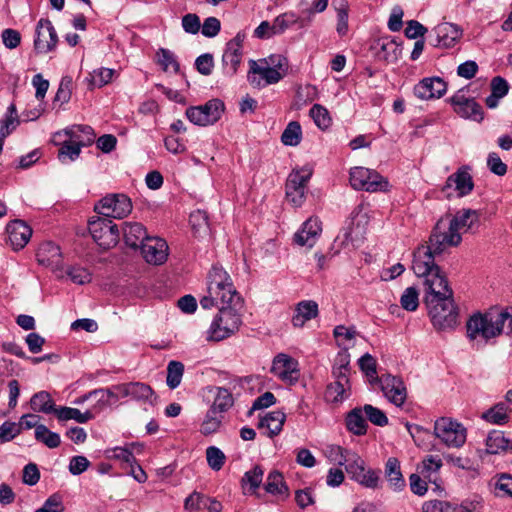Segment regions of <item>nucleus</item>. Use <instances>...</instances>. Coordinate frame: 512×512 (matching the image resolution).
Listing matches in <instances>:
<instances>
[{
    "label": "nucleus",
    "instance_id": "f257e3e1",
    "mask_svg": "<svg viewBox=\"0 0 512 512\" xmlns=\"http://www.w3.org/2000/svg\"><path fill=\"white\" fill-rule=\"evenodd\" d=\"M467 337L470 341L478 338L488 342L502 333L512 334V308L502 311L475 313L466 323Z\"/></svg>",
    "mask_w": 512,
    "mask_h": 512
},
{
    "label": "nucleus",
    "instance_id": "f03ea898",
    "mask_svg": "<svg viewBox=\"0 0 512 512\" xmlns=\"http://www.w3.org/2000/svg\"><path fill=\"white\" fill-rule=\"evenodd\" d=\"M233 299L214 306L218 307L219 312L206 332L208 341H221L238 331L242 323L240 311L243 300L241 297Z\"/></svg>",
    "mask_w": 512,
    "mask_h": 512
},
{
    "label": "nucleus",
    "instance_id": "7ed1b4c3",
    "mask_svg": "<svg viewBox=\"0 0 512 512\" xmlns=\"http://www.w3.org/2000/svg\"><path fill=\"white\" fill-rule=\"evenodd\" d=\"M241 297L236 291L230 275L220 266L213 265L207 277V294L200 299L204 309H210L219 303Z\"/></svg>",
    "mask_w": 512,
    "mask_h": 512
},
{
    "label": "nucleus",
    "instance_id": "20e7f679",
    "mask_svg": "<svg viewBox=\"0 0 512 512\" xmlns=\"http://www.w3.org/2000/svg\"><path fill=\"white\" fill-rule=\"evenodd\" d=\"M248 81L254 87H264L278 83L287 73V59L282 55H270L259 61L250 60Z\"/></svg>",
    "mask_w": 512,
    "mask_h": 512
},
{
    "label": "nucleus",
    "instance_id": "39448f33",
    "mask_svg": "<svg viewBox=\"0 0 512 512\" xmlns=\"http://www.w3.org/2000/svg\"><path fill=\"white\" fill-rule=\"evenodd\" d=\"M432 324L438 330L454 329L458 325V307L453 297L425 302Z\"/></svg>",
    "mask_w": 512,
    "mask_h": 512
},
{
    "label": "nucleus",
    "instance_id": "423d86ee",
    "mask_svg": "<svg viewBox=\"0 0 512 512\" xmlns=\"http://www.w3.org/2000/svg\"><path fill=\"white\" fill-rule=\"evenodd\" d=\"M312 169L302 167L294 169L288 175L285 185L287 200L295 207H300L305 201L307 184L312 176Z\"/></svg>",
    "mask_w": 512,
    "mask_h": 512
},
{
    "label": "nucleus",
    "instance_id": "0eeeda50",
    "mask_svg": "<svg viewBox=\"0 0 512 512\" xmlns=\"http://www.w3.org/2000/svg\"><path fill=\"white\" fill-rule=\"evenodd\" d=\"M89 232L94 241L102 248L109 249L119 241L120 232L113 220L96 217L88 223Z\"/></svg>",
    "mask_w": 512,
    "mask_h": 512
},
{
    "label": "nucleus",
    "instance_id": "6e6552de",
    "mask_svg": "<svg viewBox=\"0 0 512 512\" xmlns=\"http://www.w3.org/2000/svg\"><path fill=\"white\" fill-rule=\"evenodd\" d=\"M462 241V236L448 222L441 218L437 221L429 237V245L434 253L441 254L448 248L458 246Z\"/></svg>",
    "mask_w": 512,
    "mask_h": 512
},
{
    "label": "nucleus",
    "instance_id": "1a4fd4ad",
    "mask_svg": "<svg viewBox=\"0 0 512 512\" xmlns=\"http://www.w3.org/2000/svg\"><path fill=\"white\" fill-rule=\"evenodd\" d=\"M225 105L220 99H211L203 105L192 106L186 110L190 122L198 126L215 124L222 116Z\"/></svg>",
    "mask_w": 512,
    "mask_h": 512
},
{
    "label": "nucleus",
    "instance_id": "9d476101",
    "mask_svg": "<svg viewBox=\"0 0 512 512\" xmlns=\"http://www.w3.org/2000/svg\"><path fill=\"white\" fill-rule=\"evenodd\" d=\"M350 184L355 190L367 192L386 191L388 188V181L384 177L365 167L351 168Z\"/></svg>",
    "mask_w": 512,
    "mask_h": 512
},
{
    "label": "nucleus",
    "instance_id": "9b49d317",
    "mask_svg": "<svg viewBox=\"0 0 512 512\" xmlns=\"http://www.w3.org/2000/svg\"><path fill=\"white\" fill-rule=\"evenodd\" d=\"M434 434L448 447L458 448L466 441L465 427L446 417H442L435 422Z\"/></svg>",
    "mask_w": 512,
    "mask_h": 512
},
{
    "label": "nucleus",
    "instance_id": "f8f14e48",
    "mask_svg": "<svg viewBox=\"0 0 512 512\" xmlns=\"http://www.w3.org/2000/svg\"><path fill=\"white\" fill-rule=\"evenodd\" d=\"M95 211L104 218L121 219L132 211V202L125 194H109L95 205Z\"/></svg>",
    "mask_w": 512,
    "mask_h": 512
},
{
    "label": "nucleus",
    "instance_id": "ddd939ff",
    "mask_svg": "<svg viewBox=\"0 0 512 512\" xmlns=\"http://www.w3.org/2000/svg\"><path fill=\"white\" fill-rule=\"evenodd\" d=\"M474 188L473 178L468 166H462L451 174L442 187V193L450 199L452 197H464L469 195Z\"/></svg>",
    "mask_w": 512,
    "mask_h": 512
},
{
    "label": "nucleus",
    "instance_id": "4468645a",
    "mask_svg": "<svg viewBox=\"0 0 512 512\" xmlns=\"http://www.w3.org/2000/svg\"><path fill=\"white\" fill-rule=\"evenodd\" d=\"M36 256L40 265L48 267L57 279L64 280L63 256L58 245L44 242L39 246Z\"/></svg>",
    "mask_w": 512,
    "mask_h": 512
},
{
    "label": "nucleus",
    "instance_id": "2eb2a0df",
    "mask_svg": "<svg viewBox=\"0 0 512 512\" xmlns=\"http://www.w3.org/2000/svg\"><path fill=\"white\" fill-rule=\"evenodd\" d=\"M424 301L440 300L442 298L453 297V291L448 284V280L441 269H436L424 278Z\"/></svg>",
    "mask_w": 512,
    "mask_h": 512
},
{
    "label": "nucleus",
    "instance_id": "dca6fc26",
    "mask_svg": "<svg viewBox=\"0 0 512 512\" xmlns=\"http://www.w3.org/2000/svg\"><path fill=\"white\" fill-rule=\"evenodd\" d=\"M34 50L38 54H46L55 50L58 43L57 32L49 19L41 18L35 31Z\"/></svg>",
    "mask_w": 512,
    "mask_h": 512
},
{
    "label": "nucleus",
    "instance_id": "f3484780",
    "mask_svg": "<svg viewBox=\"0 0 512 512\" xmlns=\"http://www.w3.org/2000/svg\"><path fill=\"white\" fill-rule=\"evenodd\" d=\"M245 34L238 32L234 38L227 42L222 55V64L227 75L234 76L241 64L243 57V42Z\"/></svg>",
    "mask_w": 512,
    "mask_h": 512
},
{
    "label": "nucleus",
    "instance_id": "a211bd4d",
    "mask_svg": "<svg viewBox=\"0 0 512 512\" xmlns=\"http://www.w3.org/2000/svg\"><path fill=\"white\" fill-rule=\"evenodd\" d=\"M346 471L353 480L365 488L378 489L381 487V472L370 468L366 469L365 462L360 456L357 457L353 464L346 467Z\"/></svg>",
    "mask_w": 512,
    "mask_h": 512
},
{
    "label": "nucleus",
    "instance_id": "6ab92c4d",
    "mask_svg": "<svg viewBox=\"0 0 512 512\" xmlns=\"http://www.w3.org/2000/svg\"><path fill=\"white\" fill-rule=\"evenodd\" d=\"M432 247L428 245L419 246L413 254L412 269L416 276L425 278L430 273L435 272L436 269H440L435 264V256Z\"/></svg>",
    "mask_w": 512,
    "mask_h": 512
},
{
    "label": "nucleus",
    "instance_id": "aec40b11",
    "mask_svg": "<svg viewBox=\"0 0 512 512\" xmlns=\"http://www.w3.org/2000/svg\"><path fill=\"white\" fill-rule=\"evenodd\" d=\"M462 31L457 25L444 22L438 24L431 32L430 41L435 47H453L461 38Z\"/></svg>",
    "mask_w": 512,
    "mask_h": 512
},
{
    "label": "nucleus",
    "instance_id": "412c9836",
    "mask_svg": "<svg viewBox=\"0 0 512 512\" xmlns=\"http://www.w3.org/2000/svg\"><path fill=\"white\" fill-rule=\"evenodd\" d=\"M141 254L145 261L153 265L163 264L168 257V245L159 237H149L140 247Z\"/></svg>",
    "mask_w": 512,
    "mask_h": 512
},
{
    "label": "nucleus",
    "instance_id": "4be33fe9",
    "mask_svg": "<svg viewBox=\"0 0 512 512\" xmlns=\"http://www.w3.org/2000/svg\"><path fill=\"white\" fill-rule=\"evenodd\" d=\"M298 363L292 357L286 354H278L272 364V373L281 380L294 383L299 378Z\"/></svg>",
    "mask_w": 512,
    "mask_h": 512
},
{
    "label": "nucleus",
    "instance_id": "5701e85b",
    "mask_svg": "<svg viewBox=\"0 0 512 512\" xmlns=\"http://www.w3.org/2000/svg\"><path fill=\"white\" fill-rule=\"evenodd\" d=\"M381 390L386 398L396 406H401L406 399V388L403 381L392 375H382L379 379Z\"/></svg>",
    "mask_w": 512,
    "mask_h": 512
},
{
    "label": "nucleus",
    "instance_id": "b1692460",
    "mask_svg": "<svg viewBox=\"0 0 512 512\" xmlns=\"http://www.w3.org/2000/svg\"><path fill=\"white\" fill-rule=\"evenodd\" d=\"M321 231V221L318 218L310 217L295 233L294 242L299 246L311 248L315 245Z\"/></svg>",
    "mask_w": 512,
    "mask_h": 512
},
{
    "label": "nucleus",
    "instance_id": "393cba45",
    "mask_svg": "<svg viewBox=\"0 0 512 512\" xmlns=\"http://www.w3.org/2000/svg\"><path fill=\"white\" fill-rule=\"evenodd\" d=\"M446 83L439 77L425 78L414 87V94L421 100L440 98L446 92Z\"/></svg>",
    "mask_w": 512,
    "mask_h": 512
},
{
    "label": "nucleus",
    "instance_id": "a878e982",
    "mask_svg": "<svg viewBox=\"0 0 512 512\" xmlns=\"http://www.w3.org/2000/svg\"><path fill=\"white\" fill-rule=\"evenodd\" d=\"M454 109L461 117L474 121L483 119L482 107L472 98H466L462 94H456L451 98Z\"/></svg>",
    "mask_w": 512,
    "mask_h": 512
},
{
    "label": "nucleus",
    "instance_id": "bb28decb",
    "mask_svg": "<svg viewBox=\"0 0 512 512\" xmlns=\"http://www.w3.org/2000/svg\"><path fill=\"white\" fill-rule=\"evenodd\" d=\"M8 238L14 249H22L32 236V229L22 220H13L6 227Z\"/></svg>",
    "mask_w": 512,
    "mask_h": 512
},
{
    "label": "nucleus",
    "instance_id": "cd10ccee",
    "mask_svg": "<svg viewBox=\"0 0 512 512\" xmlns=\"http://www.w3.org/2000/svg\"><path fill=\"white\" fill-rule=\"evenodd\" d=\"M125 244L132 249H140L143 242L150 236L143 224L139 222H125L122 227Z\"/></svg>",
    "mask_w": 512,
    "mask_h": 512
},
{
    "label": "nucleus",
    "instance_id": "c85d7f7f",
    "mask_svg": "<svg viewBox=\"0 0 512 512\" xmlns=\"http://www.w3.org/2000/svg\"><path fill=\"white\" fill-rule=\"evenodd\" d=\"M319 314L318 304L314 300H302L295 306L292 325L302 328L306 322L315 319Z\"/></svg>",
    "mask_w": 512,
    "mask_h": 512
},
{
    "label": "nucleus",
    "instance_id": "c756f323",
    "mask_svg": "<svg viewBox=\"0 0 512 512\" xmlns=\"http://www.w3.org/2000/svg\"><path fill=\"white\" fill-rule=\"evenodd\" d=\"M384 475L389 488L394 492H400L406 487V481L401 472L400 461L397 458L390 457L387 459Z\"/></svg>",
    "mask_w": 512,
    "mask_h": 512
},
{
    "label": "nucleus",
    "instance_id": "7c9ffc66",
    "mask_svg": "<svg viewBox=\"0 0 512 512\" xmlns=\"http://www.w3.org/2000/svg\"><path fill=\"white\" fill-rule=\"evenodd\" d=\"M445 219L461 235L463 232L473 228L474 224L479 220V214L476 210L462 209L453 217H445Z\"/></svg>",
    "mask_w": 512,
    "mask_h": 512
},
{
    "label": "nucleus",
    "instance_id": "2f4dec72",
    "mask_svg": "<svg viewBox=\"0 0 512 512\" xmlns=\"http://www.w3.org/2000/svg\"><path fill=\"white\" fill-rule=\"evenodd\" d=\"M326 456L330 461L339 465L349 467L359 456L356 452L343 448L339 445H329L326 448Z\"/></svg>",
    "mask_w": 512,
    "mask_h": 512
},
{
    "label": "nucleus",
    "instance_id": "473e14b6",
    "mask_svg": "<svg viewBox=\"0 0 512 512\" xmlns=\"http://www.w3.org/2000/svg\"><path fill=\"white\" fill-rule=\"evenodd\" d=\"M264 476V470L260 465H254L250 470L246 471L241 479V487L243 493L255 494L260 487Z\"/></svg>",
    "mask_w": 512,
    "mask_h": 512
},
{
    "label": "nucleus",
    "instance_id": "72a5a7b5",
    "mask_svg": "<svg viewBox=\"0 0 512 512\" xmlns=\"http://www.w3.org/2000/svg\"><path fill=\"white\" fill-rule=\"evenodd\" d=\"M346 427L354 435L366 434L368 425L363 408H354L347 414Z\"/></svg>",
    "mask_w": 512,
    "mask_h": 512
},
{
    "label": "nucleus",
    "instance_id": "f704fd0d",
    "mask_svg": "<svg viewBox=\"0 0 512 512\" xmlns=\"http://www.w3.org/2000/svg\"><path fill=\"white\" fill-rule=\"evenodd\" d=\"M285 419L286 416L283 412L273 411L260 420L259 427L262 429L266 428L268 430L267 435L273 437L282 431Z\"/></svg>",
    "mask_w": 512,
    "mask_h": 512
},
{
    "label": "nucleus",
    "instance_id": "c9c22d12",
    "mask_svg": "<svg viewBox=\"0 0 512 512\" xmlns=\"http://www.w3.org/2000/svg\"><path fill=\"white\" fill-rule=\"evenodd\" d=\"M66 135L73 139L74 142L85 147L94 142L95 134L93 129L88 125H74L65 130Z\"/></svg>",
    "mask_w": 512,
    "mask_h": 512
},
{
    "label": "nucleus",
    "instance_id": "e433bc0d",
    "mask_svg": "<svg viewBox=\"0 0 512 512\" xmlns=\"http://www.w3.org/2000/svg\"><path fill=\"white\" fill-rule=\"evenodd\" d=\"M30 406L33 411L44 414H55V410H57L50 393L47 391L35 393L30 399Z\"/></svg>",
    "mask_w": 512,
    "mask_h": 512
},
{
    "label": "nucleus",
    "instance_id": "4c0bfd02",
    "mask_svg": "<svg viewBox=\"0 0 512 512\" xmlns=\"http://www.w3.org/2000/svg\"><path fill=\"white\" fill-rule=\"evenodd\" d=\"M55 415L59 421L75 420L78 423H86L93 418V411L87 410L81 412L77 408L59 407L55 410Z\"/></svg>",
    "mask_w": 512,
    "mask_h": 512
},
{
    "label": "nucleus",
    "instance_id": "58836bf2",
    "mask_svg": "<svg viewBox=\"0 0 512 512\" xmlns=\"http://www.w3.org/2000/svg\"><path fill=\"white\" fill-rule=\"evenodd\" d=\"M511 441L506 439L501 431H492L486 439V451L489 454H498L502 451L510 452Z\"/></svg>",
    "mask_w": 512,
    "mask_h": 512
},
{
    "label": "nucleus",
    "instance_id": "ea45409f",
    "mask_svg": "<svg viewBox=\"0 0 512 512\" xmlns=\"http://www.w3.org/2000/svg\"><path fill=\"white\" fill-rule=\"evenodd\" d=\"M224 416L214 410L209 409L200 425V433L204 436L212 435L221 427Z\"/></svg>",
    "mask_w": 512,
    "mask_h": 512
},
{
    "label": "nucleus",
    "instance_id": "a19ab883",
    "mask_svg": "<svg viewBox=\"0 0 512 512\" xmlns=\"http://www.w3.org/2000/svg\"><path fill=\"white\" fill-rule=\"evenodd\" d=\"M265 490L273 495H288V487L286 486L283 476L278 471H271L266 480Z\"/></svg>",
    "mask_w": 512,
    "mask_h": 512
},
{
    "label": "nucleus",
    "instance_id": "79ce46f5",
    "mask_svg": "<svg viewBox=\"0 0 512 512\" xmlns=\"http://www.w3.org/2000/svg\"><path fill=\"white\" fill-rule=\"evenodd\" d=\"M482 417L491 424L503 425L509 420L508 407L500 402L484 412Z\"/></svg>",
    "mask_w": 512,
    "mask_h": 512
},
{
    "label": "nucleus",
    "instance_id": "37998d69",
    "mask_svg": "<svg viewBox=\"0 0 512 512\" xmlns=\"http://www.w3.org/2000/svg\"><path fill=\"white\" fill-rule=\"evenodd\" d=\"M232 405V393L226 388L218 387L214 402L209 409L214 410L215 412L223 415V413L229 410L232 407Z\"/></svg>",
    "mask_w": 512,
    "mask_h": 512
},
{
    "label": "nucleus",
    "instance_id": "c03bdc74",
    "mask_svg": "<svg viewBox=\"0 0 512 512\" xmlns=\"http://www.w3.org/2000/svg\"><path fill=\"white\" fill-rule=\"evenodd\" d=\"M82 147L83 146L80 144L74 142L73 139L69 138L59 149L58 159L64 164L72 162L79 157Z\"/></svg>",
    "mask_w": 512,
    "mask_h": 512
},
{
    "label": "nucleus",
    "instance_id": "a18cd8bd",
    "mask_svg": "<svg viewBox=\"0 0 512 512\" xmlns=\"http://www.w3.org/2000/svg\"><path fill=\"white\" fill-rule=\"evenodd\" d=\"M184 374V365L180 361L172 360L167 365L166 383L170 389H176Z\"/></svg>",
    "mask_w": 512,
    "mask_h": 512
},
{
    "label": "nucleus",
    "instance_id": "49530a36",
    "mask_svg": "<svg viewBox=\"0 0 512 512\" xmlns=\"http://www.w3.org/2000/svg\"><path fill=\"white\" fill-rule=\"evenodd\" d=\"M35 439L38 442L45 444L48 448H56L61 443L60 435L56 432L50 431L43 424L36 427Z\"/></svg>",
    "mask_w": 512,
    "mask_h": 512
},
{
    "label": "nucleus",
    "instance_id": "de8ad7c7",
    "mask_svg": "<svg viewBox=\"0 0 512 512\" xmlns=\"http://www.w3.org/2000/svg\"><path fill=\"white\" fill-rule=\"evenodd\" d=\"M350 388L349 383L334 381L329 384L326 389V399L328 401L337 403L342 402L348 397L347 390Z\"/></svg>",
    "mask_w": 512,
    "mask_h": 512
},
{
    "label": "nucleus",
    "instance_id": "09e8293b",
    "mask_svg": "<svg viewBox=\"0 0 512 512\" xmlns=\"http://www.w3.org/2000/svg\"><path fill=\"white\" fill-rule=\"evenodd\" d=\"M302 139V130L298 122H290L282 133L281 141L287 146H297Z\"/></svg>",
    "mask_w": 512,
    "mask_h": 512
},
{
    "label": "nucleus",
    "instance_id": "8fccbe9b",
    "mask_svg": "<svg viewBox=\"0 0 512 512\" xmlns=\"http://www.w3.org/2000/svg\"><path fill=\"white\" fill-rule=\"evenodd\" d=\"M64 279L69 278L71 282L79 285L89 283L91 281L90 272L81 266L64 267Z\"/></svg>",
    "mask_w": 512,
    "mask_h": 512
},
{
    "label": "nucleus",
    "instance_id": "3c124183",
    "mask_svg": "<svg viewBox=\"0 0 512 512\" xmlns=\"http://www.w3.org/2000/svg\"><path fill=\"white\" fill-rule=\"evenodd\" d=\"M207 502L208 496L193 492L186 498L184 507L188 512H207Z\"/></svg>",
    "mask_w": 512,
    "mask_h": 512
},
{
    "label": "nucleus",
    "instance_id": "603ef678",
    "mask_svg": "<svg viewBox=\"0 0 512 512\" xmlns=\"http://www.w3.org/2000/svg\"><path fill=\"white\" fill-rule=\"evenodd\" d=\"M129 388V397L136 401H148L154 395L152 388L142 382H130Z\"/></svg>",
    "mask_w": 512,
    "mask_h": 512
},
{
    "label": "nucleus",
    "instance_id": "864d4df0",
    "mask_svg": "<svg viewBox=\"0 0 512 512\" xmlns=\"http://www.w3.org/2000/svg\"><path fill=\"white\" fill-rule=\"evenodd\" d=\"M309 114L313 119L314 123L320 129H326L331 125V118L329 116V112L324 106L320 104H314L310 109Z\"/></svg>",
    "mask_w": 512,
    "mask_h": 512
},
{
    "label": "nucleus",
    "instance_id": "5fc2aeb1",
    "mask_svg": "<svg viewBox=\"0 0 512 512\" xmlns=\"http://www.w3.org/2000/svg\"><path fill=\"white\" fill-rule=\"evenodd\" d=\"M206 459L208 466L214 470L219 471L225 464L226 456L221 449L216 446H209L206 449Z\"/></svg>",
    "mask_w": 512,
    "mask_h": 512
},
{
    "label": "nucleus",
    "instance_id": "6e6d98bb",
    "mask_svg": "<svg viewBox=\"0 0 512 512\" xmlns=\"http://www.w3.org/2000/svg\"><path fill=\"white\" fill-rule=\"evenodd\" d=\"M349 359L348 355L342 354L339 355L336 359V363L333 367L332 374L335 378V381H341L345 383H349Z\"/></svg>",
    "mask_w": 512,
    "mask_h": 512
},
{
    "label": "nucleus",
    "instance_id": "4d7b16f0",
    "mask_svg": "<svg viewBox=\"0 0 512 512\" xmlns=\"http://www.w3.org/2000/svg\"><path fill=\"white\" fill-rule=\"evenodd\" d=\"M419 294L415 287H408L404 290L401 298V307L407 311H415L419 306Z\"/></svg>",
    "mask_w": 512,
    "mask_h": 512
},
{
    "label": "nucleus",
    "instance_id": "13d9d810",
    "mask_svg": "<svg viewBox=\"0 0 512 512\" xmlns=\"http://www.w3.org/2000/svg\"><path fill=\"white\" fill-rule=\"evenodd\" d=\"M158 62L165 71H173L177 73L179 71V64L176 60L175 55L168 49L161 48L157 52Z\"/></svg>",
    "mask_w": 512,
    "mask_h": 512
},
{
    "label": "nucleus",
    "instance_id": "bf43d9fd",
    "mask_svg": "<svg viewBox=\"0 0 512 512\" xmlns=\"http://www.w3.org/2000/svg\"><path fill=\"white\" fill-rule=\"evenodd\" d=\"M317 94V88L313 85L299 87L296 91L295 100L297 108H301L302 106L314 101L317 98Z\"/></svg>",
    "mask_w": 512,
    "mask_h": 512
},
{
    "label": "nucleus",
    "instance_id": "052dcab7",
    "mask_svg": "<svg viewBox=\"0 0 512 512\" xmlns=\"http://www.w3.org/2000/svg\"><path fill=\"white\" fill-rule=\"evenodd\" d=\"M381 51L379 56L388 62H394L398 58V45L393 40L383 39L379 42Z\"/></svg>",
    "mask_w": 512,
    "mask_h": 512
},
{
    "label": "nucleus",
    "instance_id": "680f3d73",
    "mask_svg": "<svg viewBox=\"0 0 512 512\" xmlns=\"http://www.w3.org/2000/svg\"><path fill=\"white\" fill-rule=\"evenodd\" d=\"M114 70L109 68H99L90 74V82L93 86L102 87L108 84L114 75Z\"/></svg>",
    "mask_w": 512,
    "mask_h": 512
},
{
    "label": "nucleus",
    "instance_id": "e2e57ef3",
    "mask_svg": "<svg viewBox=\"0 0 512 512\" xmlns=\"http://www.w3.org/2000/svg\"><path fill=\"white\" fill-rule=\"evenodd\" d=\"M363 410H364L365 416L374 425L382 427V426H385L388 424V418L382 410H380L370 404L364 405Z\"/></svg>",
    "mask_w": 512,
    "mask_h": 512
},
{
    "label": "nucleus",
    "instance_id": "0e129e2a",
    "mask_svg": "<svg viewBox=\"0 0 512 512\" xmlns=\"http://www.w3.org/2000/svg\"><path fill=\"white\" fill-rule=\"evenodd\" d=\"M72 84V77H62L54 101L61 102L62 104L67 103L71 98Z\"/></svg>",
    "mask_w": 512,
    "mask_h": 512
},
{
    "label": "nucleus",
    "instance_id": "69168bd1",
    "mask_svg": "<svg viewBox=\"0 0 512 512\" xmlns=\"http://www.w3.org/2000/svg\"><path fill=\"white\" fill-rule=\"evenodd\" d=\"M442 467V461L438 456H428L422 462L421 473L425 478L432 480V474Z\"/></svg>",
    "mask_w": 512,
    "mask_h": 512
},
{
    "label": "nucleus",
    "instance_id": "338daca9",
    "mask_svg": "<svg viewBox=\"0 0 512 512\" xmlns=\"http://www.w3.org/2000/svg\"><path fill=\"white\" fill-rule=\"evenodd\" d=\"M200 29L203 36L213 38L219 34L221 30V22L218 18L211 16L204 20Z\"/></svg>",
    "mask_w": 512,
    "mask_h": 512
},
{
    "label": "nucleus",
    "instance_id": "774afa93",
    "mask_svg": "<svg viewBox=\"0 0 512 512\" xmlns=\"http://www.w3.org/2000/svg\"><path fill=\"white\" fill-rule=\"evenodd\" d=\"M423 512H455L456 505L447 501L435 500L424 503Z\"/></svg>",
    "mask_w": 512,
    "mask_h": 512
}]
</instances>
